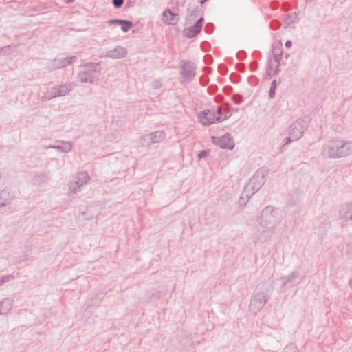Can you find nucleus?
<instances>
[{
  "mask_svg": "<svg viewBox=\"0 0 352 352\" xmlns=\"http://www.w3.org/2000/svg\"><path fill=\"white\" fill-rule=\"evenodd\" d=\"M352 153V141L340 138H333L325 141L321 148L320 154L326 159H340Z\"/></svg>",
  "mask_w": 352,
  "mask_h": 352,
  "instance_id": "f257e3e1",
  "label": "nucleus"
},
{
  "mask_svg": "<svg viewBox=\"0 0 352 352\" xmlns=\"http://www.w3.org/2000/svg\"><path fill=\"white\" fill-rule=\"evenodd\" d=\"M265 182V172L262 170L256 171L244 187L240 197V205L245 206L250 197L263 186Z\"/></svg>",
  "mask_w": 352,
  "mask_h": 352,
  "instance_id": "f03ea898",
  "label": "nucleus"
},
{
  "mask_svg": "<svg viewBox=\"0 0 352 352\" xmlns=\"http://www.w3.org/2000/svg\"><path fill=\"white\" fill-rule=\"evenodd\" d=\"M82 69L78 74L80 82L94 83L99 78L100 68L98 63H89L81 65Z\"/></svg>",
  "mask_w": 352,
  "mask_h": 352,
  "instance_id": "7ed1b4c3",
  "label": "nucleus"
},
{
  "mask_svg": "<svg viewBox=\"0 0 352 352\" xmlns=\"http://www.w3.org/2000/svg\"><path fill=\"white\" fill-rule=\"evenodd\" d=\"M283 212L280 209L271 206H266L262 211L261 218L257 219L261 226H274L280 222Z\"/></svg>",
  "mask_w": 352,
  "mask_h": 352,
  "instance_id": "20e7f679",
  "label": "nucleus"
},
{
  "mask_svg": "<svg viewBox=\"0 0 352 352\" xmlns=\"http://www.w3.org/2000/svg\"><path fill=\"white\" fill-rule=\"evenodd\" d=\"M270 299L267 291L256 288L251 296L250 302V310L256 314L260 311Z\"/></svg>",
  "mask_w": 352,
  "mask_h": 352,
  "instance_id": "39448f33",
  "label": "nucleus"
},
{
  "mask_svg": "<svg viewBox=\"0 0 352 352\" xmlns=\"http://www.w3.org/2000/svg\"><path fill=\"white\" fill-rule=\"evenodd\" d=\"M197 67L195 64L188 60H182L179 62V73L182 82L192 81L196 76Z\"/></svg>",
  "mask_w": 352,
  "mask_h": 352,
  "instance_id": "423d86ee",
  "label": "nucleus"
},
{
  "mask_svg": "<svg viewBox=\"0 0 352 352\" xmlns=\"http://www.w3.org/2000/svg\"><path fill=\"white\" fill-rule=\"evenodd\" d=\"M90 179V177L87 172L77 173L68 183L69 191L72 193H76L81 190V188L85 185Z\"/></svg>",
  "mask_w": 352,
  "mask_h": 352,
  "instance_id": "0eeeda50",
  "label": "nucleus"
},
{
  "mask_svg": "<svg viewBox=\"0 0 352 352\" xmlns=\"http://www.w3.org/2000/svg\"><path fill=\"white\" fill-rule=\"evenodd\" d=\"M308 127V122L304 119H298L292 122L288 129V134L292 138L293 141L300 139L305 131Z\"/></svg>",
  "mask_w": 352,
  "mask_h": 352,
  "instance_id": "6e6552de",
  "label": "nucleus"
},
{
  "mask_svg": "<svg viewBox=\"0 0 352 352\" xmlns=\"http://www.w3.org/2000/svg\"><path fill=\"white\" fill-rule=\"evenodd\" d=\"M198 118L199 122L205 126L210 125L216 122H220L218 109L204 111L199 114Z\"/></svg>",
  "mask_w": 352,
  "mask_h": 352,
  "instance_id": "1a4fd4ad",
  "label": "nucleus"
},
{
  "mask_svg": "<svg viewBox=\"0 0 352 352\" xmlns=\"http://www.w3.org/2000/svg\"><path fill=\"white\" fill-rule=\"evenodd\" d=\"M72 86L69 83H63L52 87L47 94H52V97H61L67 95L72 90Z\"/></svg>",
  "mask_w": 352,
  "mask_h": 352,
  "instance_id": "9d476101",
  "label": "nucleus"
},
{
  "mask_svg": "<svg viewBox=\"0 0 352 352\" xmlns=\"http://www.w3.org/2000/svg\"><path fill=\"white\" fill-rule=\"evenodd\" d=\"M263 230L256 235L255 243H264L270 240L275 232L274 226H261Z\"/></svg>",
  "mask_w": 352,
  "mask_h": 352,
  "instance_id": "9b49d317",
  "label": "nucleus"
},
{
  "mask_svg": "<svg viewBox=\"0 0 352 352\" xmlns=\"http://www.w3.org/2000/svg\"><path fill=\"white\" fill-rule=\"evenodd\" d=\"M203 23L204 18L201 17L195 22V23L193 25L186 28L184 30V35L187 38L195 37V36H197V34H198L200 32L203 25Z\"/></svg>",
  "mask_w": 352,
  "mask_h": 352,
  "instance_id": "f8f14e48",
  "label": "nucleus"
},
{
  "mask_svg": "<svg viewBox=\"0 0 352 352\" xmlns=\"http://www.w3.org/2000/svg\"><path fill=\"white\" fill-rule=\"evenodd\" d=\"M213 142L221 148L232 149L234 146V141L228 133L218 138H213Z\"/></svg>",
  "mask_w": 352,
  "mask_h": 352,
  "instance_id": "ddd939ff",
  "label": "nucleus"
},
{
  "mask_svg": "<svg viewBox=\"0 0 352 352\" xmlns=\"http://www.w3.org/2000/svg\"><path fill=\"white\" fill-rule=\"evenodd\" d=\"M162 21L166 25H175L179 21V17L170 9H166L162 12Z\"/></svg>",
  "mask_w": 352,
  "mask_h": 352,
  "instance_id": "4468645a",
  "label": "nucleus"
},
{
  "mask_svg": "<svg viewBox=\"0 0 352 352\" xmlns=\"http://www.w3.org/2000/svg\"><path fill=\"white\" fill-rule=\"evenodd\" d=\"M127 54L126 50L122 46H117L113 50L107 52L106 56L113 59L124 57Z\"/></svg>",
  "mask_w": 352,
  "mask_h": 352,
  "instance_id": "2eb2a0df",
  "label": "nucleus"
},
{
  "mask_svg": "<svg viewBox=\"0 0 352 352\" xmlns=\"http://www.w3.org/2000/svg\"><path fill=\"white\" fill-rule=\"evenodd\" d=\"M73 147V144L70 141H62L58 145H50L48 148H54L61 153H68Z\"/></svg>",
  "mask_w": 352,
  "mask_h": 352,
  "instance_id": "dca6fc26",
  "label": "nucleus"
},
{
  "mask_svg": "<svg viewBox=\"0 0 352 352\" xmlns=\"http://www.w3.org/2000/svg\"><path fill=\"white\" fill-rule=\"evenodd\" d=\"M13 197L9 189L0 190V208L6 206Z\"/></svg>",
  "mask_w": 352,
  "mask_h": 352,
  "instance_id": "f3484780",
  "label": "nucleus"
},
{
  "mask_svg": "<svg viewBox=\"0 0 352 352\" xmlns=\"http://www.w3.org/2000/svg\"><path fill=\"white\" fill-rule=\"evenodd\" d=\"M13 299L6 298L0 301V314L5 315L8 314L12 308Z\"/></svg>",
  "mask_w": 352,
  "mask_h": 352,
  "instance_id": "a211bd4d",
  "label": "nucleus"
},
{
  "mask_svg": "<svg viewBox=\"0 0 352 352\" xmlns=\"http://www.w3.org/2000/svg\"><path fill=\"white\" fill-rule=\"evenodd\" d=\"M340 216L344 220H352V201L342 207L340 211Z\"/></svg>",
  "mask_w": 352,
  "mask_h": 352,
  "instance_id": "6ab92c4d",
  "label": "nucleus"
},
{
  "mask_svg": "<svg viewBox=\"0 0 352 352\" xmlns=\"http://www.w3.org/2000/svg\"><path fill=\"white\" fill-rule=\"evenodd\" d=\"M110 24H119L124 32H128L133 25L132 21L124 19H111L109 21Z\"/></svg>",
  "mask_w": 352,
  "mask_h": 352,
  "instance_id": "aec40b11",
  "label": "nucleus"
},
{
  "mask_svg": "<svg viewBox=\"0 0 352 352\" xmlns=\"http://www.w3.org/2000/svg\"><path fill=\"white\" fill-rule=\"evenodd\" d=\"M48 176L45 173H38L35 174L32 179L33 184L35 186H41L48 181Z\"/></svg>",
  "mask_w": 352,
  "mask_h": 352,
  "instance_id": "412c9836",
  "label": "nucleus"
},
{
  "mask_svg": "<svg viewBox=\"0 0 352 352\" xmlns=\"http://www.w3.org/2000/svg\"><path fill=\"white\" fill-rule=\"evenodd\" d=\"M299 272L297 270L293 271L291 274L286 276L281 277L280 280L283 281L282 287H285L288 283L294 281L295 279L298 278Z\"/></svg>",
  "mask_w": 352,
  "mask_h": 352,
  "instance_id": "4be33fe9",
  "label": "nucleus"
},
{
  "mask_svg": "<svg viewBox=\"0 0 352 352\" xmlns=\"http://www.w3.org/2000/svg\"><path fill=\"white\" fill-rule=\"evenodd\" d=\"M152 144L157 143L165 138V134L162 131H157L149 133Z\"/></svg>",
  "mask_w": 352,
  "mask_h": 352,
  "instance_id": "5701e85b",
  "label": "nucleus"
},
{
  "mask_svg": "<svg viewBox=\"0 0 352 352\" xmlns=\"http://www.w3.org/2000/svg\"><path fill=\"white\" fill-rule=\"evenodd\" d=\"M283 50L280 46L274 45L272 48L273 59L275 62H280L282 58Z\"/></svg>",
  "mask_w": 352,
  "mask_h": 352,
  "instance_id": "b1692460",
  "label": "nucleus"
},
{
  "mask_svg": "<svg viewBox=\"0 0 352 352\" xmlns=\"http://www.w3.org/2000/svg\"><path fill=\"white\" fill-rule=\"evenodd\" d=\"M153 144L150 134L142 135L138 140L140 146H149Z\"/></svg>",
  "mask_w": 352,
  "mask_h": 352,
  "instance_id": "393cba45",
  "label": "nucleus"
},
{
  "mask_svg": "<svg viewBox=\"0 0 352 352\" xmlns=\"http://www.w3.org/2000/svg\"><path fill=\"white\" fill-rule=\"evenodd\" d=\"M60 61V64L61 66V68H63L70 64H72L73 62L76 61L77 59V57L76 56H69V57H64L58 58Z\"/></svg>",
  "mask_w": 352,
  "mask_h": 352,
  "instance_id": "a878e982",
  "label": "nucleus"
},
{
  "mask_svg": "<svg viewBox=\"0 0 352 352\" xmlns=\"http://www.w3.org/2000/svg\"><path fill=\"white\" fill-rule=\"evenodd\" d=\"M217 109H218V113H219L220 122L229 118L232 116V113L230 111L228 105L227 106V109L225 110L224 113H223L222 109L221 107H218Z\"/></svg>",
  "mask_w": 352,
  "mask_h": 352,
  "instance_id": "bb28decb",
  "label": "nucleus"
},
{
  "mask_svg": "<svg viewBox=\"0 0 352 352\" xmlns=\"http://www.w3.org/2000/svg\"><path fill=\"white\" fill-rule=\"evenodd\" d=\"M47 69L49 71H53L58 69H61V66L60 64V61L58 58H55L51 61H50L47 65Z\"/></svg>",
  "mask_w": 352,
  "mask_h": 352,
  "instance_id": "cd10ccee",
  "label": "nucleus"
},
{
  "mask_svg": "<svg viewBox=\"0 0 352 352\" xmlns=\"http://www.w3.org/2000/svg\"><path fill=\"white\" fill-rule=\"evenodd\" d=\"M277 87V82L276 80H274L270 85V91L268 96L270 98H274L275 96L276 89Z\"/></svg>",
  "mask_w": 352,
  "mask_h": 352,
  "instance_id": "c85d7f7f",
  "label": "nucleus"
},
{
  "mask_svg": "<svg viewBox=\"0 0 352 352\" xmlns=\"http://www.w3.org/2000/svg\"><path fill=\"white\" fill-rule=\"evenodd\" d=\"M15 276L14 274H10L8 275H5L0 277V286L4 285L6 283H8L12 280H14Z\"/></svg>",
  "mask_w": 352,
  "mask_h": 352,
  "instance_id": "c756f323",
  "label": "nucleus"
},
{
  "mask_svg": "<svg viewBox=\"0 0 352 352\" xmlns=\"http://www.w3.org/2000/svg\"><path fill=\"white\" fill-rule=\"evenodd\" d=\"M232 99L236 104H239L243 100V96L239 94H234Z\"/></svg>",
  "mask_w": 352,
  "mask_h": 352,
  "instance_id": "7c9ffc66",
  "label": "nucleus"
},
{
  "mask_svg": "<svg viewBox=\"0 0 352 352\" xmlns=\"http://www.w3.org/2000/svg\"><path fill=\"white\" fill-rule=\"evenodd\" d=\"M112 3L116 8H119L123 5L124 0H113Z\"/></svg>",
  "mask_w": 352,
  "mask_h": 352,
  "instance_id": "2f4dec72",
  "label": "nucleus"
},
{
  "mask_svg": "<svg viewBox=\"0 0 352 352\" xmlns=\"http://www.w3.org/2000/svg\"><path fill=\"white\" fill-rule=\"evenodd\" d=\"M162 85V82L158 80H154L151 85L152 87L155 89L161 88Z\"/></svg>",
  "mask_w": 352,
  "mask_h": 352,
  "instance_id": "473e14b6",
  "label": "nucleus"
},
{
  "mask_svg": "<svg viewBox=\"0 0 352 352\" xmlns=\"http://www.w3.org/2000/svg\"><path fill=\"white\" fill-rule=\"evenodd\" d=\"M285 352H298V351L295 346L289 345L285 347Z\"/></svg>",
  "mask_w": 352,
  "mask_h": 352,
  "instance_id": "72a5a7b5",
  "label": "nucleus"
},
{
  "mask_svg": "<svg viewBox=\"0 0 352 352\" xmlns=\"http://www.w3.org/2000/svg\"><path fill=\"white\" fill-rule=\"evenodd\" d=\"M280 24L278 21H273L271 22L270 26L273 30H276L280 27Z\"/></svg>",
  "mask_w": 352,
  "mask_h": 352,
  "instance_id": "f704fd0d",
  "label": "nucleus"
},
{
  "mask_svg": "<svg viewBox=\"0 0 352 352\" xmlns=\"http://www.w3.org/2000/svg\"><path fill=\"white\" fill-rule=\"evenodd\" d=\"M246 56V52L245 51L241 50L237 52L236 57L239 59H243Z\"/></svg>",
  "mask_w": 352,
  "mask_h": 352,
  "instance_id": "c9c22d12",
  "label": "nucleus"
},
{
  "mask_svg": "<svg viewBox=\"0 0 352 352\" xmlns=\"http://www.w3.org/2000/svg\"><path fill=\"white\" fill-rule=\"evenodd\" d=\"M213 29H214V25L212 23H208V24H206V25L205 27V30L208 33H211L213 31Z\"/></svg>",
  "mask_w": 352,
  "mask_h": 352,
  "instance_id": "e433bc0d",
  "label": "nucleus"
},
{
  "mask_svg": "<svg viewBox=\"0 0 352 352\" xmlns=\"http://www.w3.org/2000/svg\"><path fill=\"white\" fill-rule=\"evenodd\" d=\"M218 69L219 72L222 74H226L227 72V68L223 65H219Z\"/></svg>",
  "mask_w": 352,
  "mask_h": 352,
  "instance_id": "4c0bfd02",
  "label": "nucleus"
},
{
  "mask_svg": "<svg viewBox=\"0 0 352 352\" xmlns=\"http://www.w3.org/2000/svg\"><path fill=\"white\" fill-rule=\"evenodd\" d=\"M208 154V152L206 150H203L198 154V157L199 160H201V159L206 157Z\"/></svg>",
  "mask_w": 352,
  "mask_h": 352,
  "instance_id": "58836bf2",
  "label": "nucleus"
},
{
  "mask_svg": "<svg viewBox=\"0 0 352 352\" xmlns=\"http://www.w3.org/2000/svg\"><path fill=\"white\" fill-rule=\"evenodd\" d=\"M53 98H54L52 97V94H48V95L43 96L41 98V101L42 102H47Z\"/></svg>",
  "mask_w": 352,
  "mask_h": 352,
  "instance_id": "ea45409f",
  "label": "nucleus"
},
{
  "mask_svg": "<svg viewBox=\"0 0 352 352\" xmlns=\"http://www.w3.org/2000/svg\"><path fill=\"white\" fill-rule=\"evenodd\" d=\"M208 82V78L206 76H201L200 78V83L202 85H205Z\"/></svg>",
  "mask_w": 352,
  "mask_h": 352,
  "instance_id": "a19ab883",
  "label": "nucleus"
},
{
  "mask_svg": "<svg viewBox=\"0 0 352 352\" xmlns=\"http://www.w3.org/2000/svg\"><path fill=\"white\" fill-rule=\"evenodd\" d=\"M212 57L210 55H206L204 56V62L206 64H209V63H212Z\"/></svg>",
  "mask_w": 352,
  "mask_h": 352,
  "instance_id": "79ce46f5",
  "label": "nucleus"
},
{
  "mask_svg": "<svg viewBox=\"0 0 352 352\" xmlns=\"http://www.w3.org/2000/svg\"><path fill=\"white\" fill-rule=\"evenodd\" d=\"M292 138L289 135V137H286L283 140L284 145H287L290 144V142L292 141Z\"/></svg>",
  "mask_w": 352,
  "mask_h": 352,
  "instance_id": "37998d69",
  "label": "nucleus"
},
{
  "mask_svg": "<svg viewBox=\"0 0 352 352\" xmlns=\"http://www.w3.org/2000/svg\"><path fill=\"white\" fill-rule=\"evenodd\" d=\"M250 69L252 70V71H254L256 67H257V63L256 61H252L251 63H250Z\"/></svg>",
  "mask_w": 352,
  "mask_h": 352,
  "instance_id": "c03bdc74",
  "label": "nucleus"
},
{
  "mask_svg": "<svg viewBox=\"0 0 352 352\" xmlns=\"http://www.w3.org/2000/svg\"><path fill=\"white\" fill-rule=\"evenodd\" d=\"M279 66H280V62H276V65H275L274 71V74L278 73V72H279Z\"/></svg>",
  "mask_w": 352,
  "mask_h": 352,
  "instance_id": "a18cd8bd",
  "label": "nucleus"
},
{
  "mask_svg": "<svg viewBox=\"0 0 352 352\" xmlns=\"http://www.w3.org/2000/svg\"><path fill=\"white\" fill-rule=\"evenodd\" d=\"M236 67L238 70L241 71V70H243L244 69L245 65L243 64L239 63V64L236 65Z\"/></svg>",
  "mask_w": 352,
  "mask_h": 352,
  "instance_id": "49530a36",
  "label": "nucleus"
},
{
  "mask_svg": "<svg viewBox=\"0 0 352 352\" xmlns=\"http://www.w3.org/2000/svg\"><path fill=\"white\" fill-rule=\"evenodd\" d=\"M292 43L291 41H287L285 44V47L287 48L290 47L292 46Z\"/></svg>",
  "mask_w": 352,
  "mask_h": 352,
  "instance_id": "de8ad7c7",
  "label": "nucleus"
},
{
  "mask_svg": "<svg viewBox=\"0 0 352 352\" xmlns=\"http://www.w3.org/2000/svg\"><path fill=\"white\" fill-rule=\"evenodd\" d=\"M294 16H295V19H292L290 21H289V23H294L295 21H297V16H298V14L296 12H294Z\"/></svg>",
  "mask_w": 352,
  "mask_h": 352,
  "instance_id": "09e8293b",
  "label": "nucleus"
},
{
  "mask_svg": "<svg viewBox=\"0 0 352 352\" xmlns=\"http://www.w3.org/2000/svg\"><path fill=\"white\" fill-rule=\"evenodd\" d=\"M203 70H204L205 72H210L211 71V68L204 67L203 68Z\"/></svg>",
  "mask_w": 352,
  "mask_h": 352,
  "instance_id": "8fccbe9b",
  "label": "nucleus"
},
{
  "mask_svg": "<svg viewBox=\"0 0 352 352\" xmlns=\"http://www.w3.org/2000/svg\"><path fill=\"white\" fill-rule=\"evenodd\" d=\"M273 67H274L273 63L270 61V64L268 65V69H272Z\"/></svg>",
  "mask_w": 352,
  "mask_h": 352,
  "instance_id": "3c124183",
  "label": "nucleus"
},
{
  "mask_svg": "<svg viewBox=\"0 0 352 352\" xmlns=\"http://www.w3.org/2000/svg\"><path fill=\"white\" fill-rule=\"evenodd\" d=\"M199 2L201 3V4H204L205 2H206L208 0H198Z\"/></svg>",
  "mask_w": 352,
  "mask_h": 352,
  "instance_id": "603ef678",
  "label": "nucleus"
},
{
  "mask_svg": "<svg viewBox=\"0 0 352 352\" xmlns=\"http://www.w3.org/2000/svg\"><path fill=\"white\" fill-rule=\"evenodd\" d=\"M74 0H65V1L67 3H71L72 2H74Z\"/></svg>",
  "mask_w": 352,
  "mask_h": 352,
  "instance_id": "864d4df0",
  "label": "nucleus"
},
{
  "mask_svg": "<svg viewBox=\"0 0 352 352\" xmlns=\"http://www.w3.org/2000/svg\"><path fill=\"white\" fill-rule=\"evenodd\" d=\"M212 87V89H216V87H215V86H212V87Z\"/></svg>",
  "mask_w": 352,
  "mask_h": 352,
  "instance_id": "5fc2aeb1",
  "label": "nucleus"
},
{
  "mask_svg": "<svg viewBox=\"0 0 352 352\" xmlns=\"http://www.w3.org/2000/svg\"><path fill=\"white\" fill-rule=\"evenodd\" d=\"M212 87V89H216V87H215V86H212V87Z\"/></svg>",
  "mask_w": 352,
  "mask_h": 352,
  "instance_id": "6e6d98bb",
  "label": "nucleus"
}]
</instances>
